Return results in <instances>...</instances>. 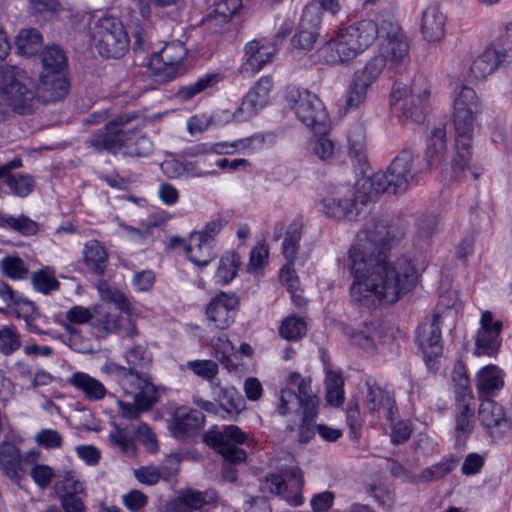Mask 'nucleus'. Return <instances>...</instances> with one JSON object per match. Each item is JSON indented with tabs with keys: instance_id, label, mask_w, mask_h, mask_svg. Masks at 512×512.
<instances>
[{
	"instance_id": "38",
	"label": "nucleus",
	"mask_w": 512,
	"mask_h": 512,
	"mask_svg": "<svg viewBox=\"0 0 512 512\" xmlns=\"http://www.w3.org/2000/svg\"><path fill=\"white\" fill-rule=\"evenodd\" d=\"M124 358L127 363L126 368L134 374H147L143 369L152 362V356L148 352L145 343L134 344L129 347L124 353Z\"/></svg>"
},
{
	"instance_id": "49",
	"label": "nucleus",
	"mask_w": 512,
	"mask_h": 512,
	"mask_svg": "<svg viewBox=\"0 0 512 512\" xmlns=\"http://www.w3.org/2000/svg\"><path fill=\"white\" fill-rule=\"evenodd\" d=\"M97 288L104 301L114 303L121 311H128L130 309V302L126 295L119 290L109 287L106 281L100 279L97 283Z\"/></svg>"
},
{
	"instance_id": "26",
	"label": "nucleus",
	"mask_w": 512,
	"mask_h": 512,
	"mask_svg": "<svg viewBox=\"0 0 512 512\" xmlns=\"http://www.w3.org/2000/svg\"><path fill=\"white\" fill-rule=\"evenodd\" d=\"M340 29L350 43L356 44L354 47L358 54L372 45L379 33L378 25L372 20H362L348 26H342Z\"/></svg>"
},
{
	"instance_id": "46",
	"label": "nucleus",
	"mask_w": 512,
	"mask_h": 512,
	"mask_svg": "<svg viewBox=\"0 0 512 512\" xmlns=\"http://www.w3.org/2000/svg\"><path fill=\"white\" fill-rule=\"evenodd\" d=\"M219 81V74H207L199 78L196 82L181 87L176 96L181 100H190L197 94L214 86Z\"/></svg>"
},
{
	"instance_id": "62",
	"label": "nucleus",
	"mask_w": 512,
	"mask_h": 512,
	"mask_svg": "<svg viewBox=\"0 0 512 512\" xmlns=\"http://www.w3.org/2000/svg\"><path fill=\"white\" fill-rule=\"evenodd\" d=\"M318 36L319 31L314 29H305L302 28L301 25H298L297 32L292 38V43L297 48L310 50L313 48Z\"/></svg>"
},
{
	"instance_id": "15",
	"label": "nucleus",
	"mask_w": 512,
	"mask_h": 512,
	"mask_svg": "<svg viewBox=\"0 0 512 512\" xmlns=\"http://www.w3.org/2000/svg\"><path fill=\"white\" fill-rule=\"evenodd\" d=\"M186 56L187 50L182 42L173 41L166 44L153 59L157 65L156 73L167 80L183 74L185 71L183 60Z\"/></svg>"
},
{
	"instance_id": "50",
	"label": "nucleus",
	"mask_w": 512,
	"mask_h": 512,
	"mask_svg": "<svg viewBox=\"0 0 512 512\" xmlns=\"http://www.w3.org/2000/svg\"><path fill=\"white\" fill-rule=\"evenodd\" d=\"M457 465V460L447 459L420 472L417 476L420 482L436 481L450 473Z\"/></svg>"
},
{
	"instance_id": "9",
	"label": "nucleus",
	"mask_w": 512,
	"mask_h": 512,
	"mask_svg": "<svg viewBox=\"0 0 512 512\" xmlns=\"http://www.w3.org/2000/svg\"><path fill=\"white\" fill-rule=\"evenodd\" d=\"M129 116H119L109 121L103 130L95 133L90 139L91 146L97 151H107L115 154L126 145L135 133V127H131Z\"/></svg>"
},
{
	"instance_id": "45",
	"label": "nucleus",
	"mask_w": 512,
	"mask_h": 512,
	"mask_svg": "<svg viewBox=\"0 0 512 512\" xmlns=\"http://www.w3.org/2000/svg\"><path fill=\"white\" fill-rule=\"evenodd\" d=\"M22 346L20 332L13 325L0 328V354L10 356Z\"/></svg>"
},
{
	"instance_id": "16",
	"label": "nucleus",
	"mask_w": 512,
	"mask_h": 512,
	"mask_svg": "<svg viewBox=\"0 0 512 512\" xmlns=\"http://www.w3.org/2000/svg\"><path fill=\"white\" fill-rule=\"evenodd\" d=\"M478 417L481 425L494 439L503 438L512 429L511 420L506 417L503 407L493 399L481 400Z\"/></svg>"
},
{
	"instance_id": "19",
	"label": "nucleus",
	"mask_w": 512,
	"mask_h": 512,
	"mask_svg": "<svg viewBox=\"0 0 512 512\" xmlns=\"http://www.w3.org/2000/svg\"><path fill=\"white\" fill-rule=\"evenodd\" d=\"M440 319L441 315L434 312L432 318L423 322L416 332V342L427 363L442 353Z\"/></svg>"
},
{
	"instance_id": "11",
	"label": "nucleus",
	"mask_w": 512,
	"mask_h": 512,
	"mask_svg": "<svg viewBox=\"0 0 512 512\" xmlns=\"http://www.w3.org/2000/svg\"><path fill=\"white\" fill-rule=\"evenodd\" d=\"M219 494L215 489H181L177 496L166 504L167 512H208L218 506Z\"/></svg>"
},
{
	"instance_id": "48",
	"label": "nucleus",
	"mask_w": 512,
	"mask_h": 512,
	"mask_svg": "<svg viewBox=\"0 0 512 512\" xmlns=\"http://www.w3.org/2000/svg\"><path fill=\"white\" fill-rule=\"evenodd\" d=\"M217 400L228 414H239L243 409V399L234 387L220 388Z\"/></svg>"
},
{
	"instance_id": "17",
	"label": "nucleus",
	"mask_w": 512,
	"mask_h": 512,
	"mask_svg": "<svg viewBox=\"0 0 512 512\" xmlns=\"http://www.w3.org/2000/svg\"><path fill=\"white\" fill-rule=\"evenodd\" d=\"M239 304V297L235 294L220 292L208 303L206 315L216 328L227 329L234 322Z\"/></svg>"
},
{
	"instance_id": "32",
	"label": "nucleus",
	"mask_w": 512,
	"mask_h": 512,
	"mask_svg": "<svg viewBox=\"0 0 512 512\" xmlns=\"http://www.w3.org/2000/svg\"><path fill=\"white\" fill-rule=\"evenodd\" d=\"M68 383L82 392L90 401L102 400L107 394L105 386L99 380L84 372L73 373Z\"/></svg>"
},
{
	"instance_id": "41",
	"label": "nucleus",
	"mask_w": 512,
	"mask_h": 512,
	"mask_svg": "<svg viewBox=\"0 0 512 512\" xmlns=\"http://www.w3.org/2000/svg\"><path fill=\"white\" fill-rule=\"evenodd\" d=\"M61 9L59 0L29 1V13L37 22H46L56 18Z\"/></svg>"
},
{
	"instance_id": "64",
	"label": "nucleus",
	"mask_w": 512,
	"mask_h": 512,
	"mask_svg": "<svg viewBox=\"0 0 512 512\" xmlns=\"http://www.w3.org/2000/svg\"><path fill=\"white\" fill-rule=\"evenodd\" d=\"M122 498L124 505L132 512H139L148 503V496L137 489L129 491Z\"/></svg>"
},
{
	"instance_id": "63",
	"label": "nucleus",
	"mask_w": 512,
	"mask_h": 512,
	"mask_svg": "<svg viewBox=\"0 0 512 512\" xmlns=\"http://www.w3.org/2000/svg\"><path fill=\"white\" fill-rule=\"evenodd\" d=\"M187 366L196 375L207 380L213 379L218 373V365L212 360L189 361Z\"/></svg>"
},
{
	"instance_id": "36",
	"label": "nucleus",
	"mask_w": 512,
	"mask_h": 512,
	"mask_svg": "<svg viewBox=\"0 0 512 512\" xmlns=\"http://www.w3.org/2000/svg\"><path fill=\"white\" fill-rule=\"evenodd\" d=\"M102 371L108 375H114L124 393H133L136 391L135 384L143 383L145 379L151 377L150 374H134L126 366H121L114 362L107 363L103 366Z\"/></svg>"
},
{
	"instance_id": "60",
	"label": "nucleus",
	"mask_w": 512,
	"mask_h": 512,
	"mask_svg": "<svg viewBox=\"0 0 512 512\" xmlns=\"http://www.w3.org/2000/svg\"><path fill=\"white\" fill-rule=\"evenodd\" d=\"M7 184L10 190L20 196L25 197L29 195L34 189V180L30 176L12 175L7 179Z\"/></svg>"
},
{
	"instance_id": "7",
	"label": "nucleus",
	"mask_w": 512,
	"mask_h": 512,
	"mask_svg": "<svg viewBox=\"0 0 512 512\" xmlns=\"http://www.w3.org/2000/svg\"><path fill=\"white\" fill-rule=\"evenodd\" d=\"M379 55L392 69H399L409 62V43L406 34L396 22L384 20L379 27Z\"/></svg>"
},
{
	"instance_id": "61",
	"label": "nucleus",
	"mask_w": 512,
	"mask_h": 512,
	"mask_svg": "<svg viewBox=\"0 0 512 512\" xmlns=\"http://www.w3.org/2000/svg\"><path fill=\"white\" fill-rule=\"evenodd\" d=\"M30 475L36 485L44 490L50 486L53 478L55 477L54 470L45 464H35L30 470Z\"/></svg>"
},
{
	"instance_id": "51",
	"label": "nucleus",
	"mask_w": 512,
	"mask_h": 512,
	"mask_svg": "<svg viewBox=\"0 0 512 512\" xmlns=\"http://www.w3.org/2000/svg\"><path fill=\"white\" fill-rule=\"evenodd\" d=\"M473 416L474 411L470 408L469 402L465 401L464 397L463 403H461L459 408V413L456 416L457 441H460L462 437L465 439L472 432L471 419Z\"/></svg>"
},
{
	"instance_id": "43",
	"label": "nucleus",
	"mask_w": 512,
	"mask_h": 512,
	"mask_svg": "<svg viewBox=\"0 0 512 512\" xmlns=\"http://www.w3.org/2000/svg\"><path fill=\"white\" fill-rule=\"evenodd\" d=\"M326 400L335 407L340 406L344 402V380L342 375L331 369H326Z\"/></svg>"
},
{
	"instance_id": "18",
	"label": "nucleus",
	"mask_w": 512,
	"mask_h": 512,
	"mask_svg": "<svg viewBox=\"0 0 512 512\" xmlns=\"http://www.w3.org/2000/svg\"><path fill=\"white\" fill-rule=\"evenodd\" d=\"M302 234V224L293 221L287 231L283 242L282 253L287 260V264L281 269L280 279L290 290L297 287L298 278L294 275V261L299 250V242Z\"/></svg>"
},
{
	"instance_id": "4",
	"label": "nucleus",
	"mask_w": 512,
	"mask_h": 512,
	"mask_svg": "<svg viewBox=\"0 0 512 512\" xmlns=\"http://www.w3.org/2000/svg\"><path fill=\"white\" fill-rule=\"evenodd\" d=\"M429 95L430 90L425 78L418 76L412 80L410 88L394 84L390 104L401 121L420 123L425 119Z\"/></svg>"
},
{
	"instance_id": "1",
	"label": "nucleus",
	"mask_w": 512,
	"mask_h": 512,
	"mask_svg": "<svg viewBox=\"0 0 512 512\" xmlns=\"http://www.w3.org/2000/svg\"><path fill=\"white\" fill-rule=\"evenodd\" d=\"M404 235L402 225L386 218L373 219L357 234L348 251L353 304L368 308L378 303L393 304L414 288L419 273L410 259L387 262L392 243Z\"/></svg>"
},
{
	"instance_id": "22",
	"label": "nucleus",
	"mask_w": 512,
	"mask_h": 512,
	"mask_svg": "<svg viewBox=\"0 0 512 512\" xmlns=\"http://www.w3.org/2000/svg\"><path fill=\"white\" fill-rule=\"evenodd\" d=\"M502 330V322L494 321L493 314L485 311L481 316V329L476 337V353L492 355L496 353L500 347V332Z\"/></svg>"
},
{
	"instance_id": "10",
	"label": "nucleus",
	"mask_w": 512,
	"mask_h": 512,
	"mask_svg": "<svg viewBox=\"0 0 512 512\" xmlns=\"http://www.w3.org/2000/svg\"><path fill=\"white\" fill-rule=\"evenodd\" d=\"M245 439V434L235 425L226 426L222 432L210 430L204 435L207 445L224 459L234 463H243L246 460V452L236 445L244 443Z\"/></svg>"
},
{
	"instance_id": "28",
	"label": "nucleus",
	"mask_w": 512,
	"mask_h": 512,
	"mask_svg": "<svg viewBox=\"0 0 512 512\" xmlns=\"http://www.w3.org/2000/svg\"><path fill=\"white\" fill-rule=\"evenodd\" d=\"M446 16L436 5L427 7L422 14L421 32L429 42H438L445 35Z\"/></svg>"
},
{
	"instance_id": "29",
	"label": "nucleus",
	"mask_w": 512,
	"mask_h": 512,
	"mask_svg": "<svg viewBox=\"0 0 512 512\" xmlns=\"http://www.w3.org/2000/svg\"><path fill=\"white\" fill-rule=\"evenodd\" d=\"M205 422V416L198 410L178 408L174 412L171 429L176 437H183L199 430Z\"/></svg>"
},
{
	"instance_id": "59",
	"label": "nucleus",
	"mask_w": 512,
	"mask_h": 512,
	"mask_svg": "<svg viewBox=\"0 0 512 512\" xmlns=\"http://www.w3.org/2000/svg\"><path fill=\"white\" fill-rule=\"evenodd\" d=\"M31 281L34 288L44 294H48L51 291L59 288V282L53 275H50L45 270H39L33 273Z\"/></svg>"
},
{
	"instance_id": "35",
	"label": "nucleus",
	"mask_w": 512,
	"mask_h": 512,
	"mask_svg": "<svg viewBox=\"0 0 512 512\" xmlns=\"http://www.w3.org/2000/svg\"><path fill=\"white\" fill-rule=\"evenodd\" d=\"M93 334L97 338H105L110 333L116 332L120 327V317L116 313L110 312L103 306L94 309V316L92 319Z\"/></svg>"
},
{
	"instance_id": "12",
	"label": "nucleus",
	"mask_w": 512,
	"mask_h": 512,
	"mask_svg": "<svg viewBox=\"0 0 512 512\" xmlns=\"http://www.w3.org/2000/svg\"><path fill=\"white\" fill-rule=\"evenodd\" d=\"M375 197H366L360 192L359 180L356 183V191L350 198L335 199L325 198L323 200V212L332 218L350 221L363 217L367 211L368 204L374 201Z\"/></svg>"
},
{
	"instance_id": "53",
	"label": "nucleus",
	"mask_w": 512,
	"mask_h": 512,
	"mask_svg": "<svg viewBox=\"0 0 512 512\" xmlns=\"http://www.w3.org/2000/svg\"><path fill=\"white\" fill-rule=\"evenodd\" d=\"M306 331V323L298 317H288L280 326V335L287 340H298L306 334Z\"/></svg>"
},
{
	"instance_id": "42",
	"label": "nucleus",
	"mask_w": 512,
	"mask_h": 512,
	"mask_svg": "<svg viewBox=\"0 0 512 512\" xmlns=\"http://www.w3.org/2000/svg\"><path fill=\"white\" fill-rule=\"evenodd\" d=\"M16 46L22 55L33 56L42 47V35L35 28L22 29L16 38Z\"/></svg>"
},
{
	"instance_id": "6",
	"label": "nucleus",
	"mask_w": 512,
	"mask_h": 512,
	"mask_svg": "<svg viewBox=\"0 0 512 512\" xmlns=\"http://www.w3.org/2000/svg\"><path fill=\"white\" fill-rule=\"evenodd\" d=\"M90 40L105 58H120L129 47L128 33L122 21L115 16L97 19L89 30Z\"/></svg>"
},
{
	"instance_id": "52",
	"label": "nucleus",
	"mask_w": 512,
	"mask_h": 512,
	"mask_svg": "<svg viewBox=\"0 0 512 512\" xmlns=\"http://www.w3.org/2000/svg\"><path fill=\"white\" fill-rule=\"evenodd\" d=\"M386 64H388L386 59L380 55L375 56L366 63L363 69L357 71L354 76L371 86L379 77Z\"/></svg>"
},
{
	"instance_id": "21",
	"label": "nucleus",
	"mask_w": 512,
	"mask_h": 512,
	"mask_svg": "<svg viewBox=\"0 0 512 512\" xmlns=\"http://www.w3.org/2000/svg\"><path fill=\"white\" fill-rule=\"evenodd\" d=\"M70 84L66 74H39L35 97L43 103L63 100L69 93Z\"/></svg>"
},
{
	"instance_id": "33",
	"label": "nucleus",
	"mask_w": 512,
	"mask_h": 512,
	"mask_svg": "<svg viewBox=\"0 0 512 512\" xmlns=\"http://www.w3.org/2000/svg\"><path fill=\"white\" fill-rule=\"evenodd\" d=\"M84 263L96 276L103 277L108 265V253L97 240H91L84 245Z\"/></svg>"
},
{
	"instance_id": "54",
	"label": "nucleus",
	"mask_w": 512,
	"mask_h": 512,
	"mask_svg": "<svg viewBox=\"0 0 512 512\" xmlns=\"http://www.w3.org/2000/svg\"><path fill=\"white\" fill-rule=\"evenodd\" d=\"M55 488L59 495H81L85 491L83 483H81L72 471L65 472L59 479Z\"/></svg>"
},
{
	"instance_id": "5",
	"label": "nucleus",
	"mask_w": 512,
	"mask_h": 512,
	"mask_svg": "<svg viewBox=\"0 0 512 512\" xmlns=\"http://www.w3.org/2000/svg\"><path fill=\"white\" fill-rule=\"evenodd\" d=\"M284 99L304 125L313 129L315 133H325L329 116L318 95L308 89L290 85L285 89Z\"/></svg>"
},
{
	"instance_id": "44",
	"label": "nucleus",
	"mask_w": 512,
	"mask_h": 512,
	"mask_svg": "<svg viewBox=\"0 0 512 512\" xmlns=\"http://www.w3.org/2000/svg\"><path fill=\"white\" fill-rule=\"evenodd\" d=\"M453 110L481 113L482 105L474 89L462 86L453 103Z\"/></svg>"
},
{
	"instance_id": "31",
	"label": "nucleus",
	"mask_w": 512,
	"mask_h": 512,
	"mask_svg": "<svg viewBox=\"0 0 512 512\" xmlns=\"http://www.w3.org/2000/svg\"><path fill=\"white\" fill-rule=\"evenodd\" d=\"M471 146L472 140L470 139L463 140V142L460 139H455V155L452 158L451 167L457 176L468 171L474 179H477L482 173V169L470 165L472 156Z\"/></svg>"
},
{
	"instance_id": "23",
	"label": "nucleus",
	"mask_w": 512,
	"mask_h": 512,
	"mask_svg": "<svg viewBox=\"0 0 512 512\" xmlns=\"http://www.w3.org/2000/svg\"><path fill=\"white\" fill-rule=\"evenodd\" d=\"M221 229L222 222L220 220H213L206 224L203 231L192 232L190 234V240L197 241L198 248L200 250L204 248L206 253L204 257H198L193 254V248L191 245H185V254L187 258L195 265L201 267L208 265L214 259V254L209 242L214 239Z\"/></svg>"
},
{
	"instance_id": "58",
	"label": "nucleus",
	"mask_w": 512,
	"mask_h": 512,
	"mask_svg": "<svg viewBox=\"0 0 512 512\" xmlns=\"http://www.w3.org/2000/svg\"><path fill=\"white\" fill-rule=\"evenodd\" d=\"M322 22V13L320 12V5L310 2L304 9L299 25L305 29H314L319 31Z\"/></svg>"
},
{
	"instance_id": "25",
	"label": "nucleus",
	"mask_w": 512,
	"mask_h": 512,
	"mask_svg": "<svg viewBox=\"0 0 512 512\" xmlns=\"http://www.w3.org/2000/svg\"><path fill=\"white\" fill-rule=\"evenodd\" d=\"M368 410L372 413H383L385 418L393 423L398 418V407L394 396L381 387L366 381Z\"/></svg>"
},
{
	"instance_id": "2",
	"label": "nucleus",
	"mask_w": 512,
	"mask_h": 512,
	"mask_svg": "<svg viewBox=\"0 0 512 512\" xmlns=\"http://www.w3.org/2000/svg\"><path fill=\"white\" fill-rule=\"evenodd\" d=\"M415 175L414 154L404 149L395 157L386 172L359 179L360 192L377 198L382 193L402 194Z\"/></svg>"
},
{
	"instance_id": "37",
	"label": "nucleus",
	"mask_w": 512,
	"mask_h": 512,
	"mask_svg": "<svg viewBox=\"0 0 512 512\" xmlns=\"http://www.w3.org/2000/svg\"><path fill=\"white\" fill-rule=\"evenodd\" d=\"M42 70L40 74H66L67 75V57L64 51L57 45H52L44 49L41 53Z\"/></svg>"
},
{
	"instance_id": "39",
	"label": "nucleus",
	"mask_w": 512,
	"mask_h": 512,
	"mask_svg": "<svg viewBox=\"0 0 512 512\" xmlns=\"http://www.w3.org/2000/svg\"><path fill=\"white\" fill-rule=\"evenodd\" d=\"M0 228H9L23 236H34L39 231V225L27 215L21 214L18 217L6 215L0 212Z\"/></svg>"
},
{
	"instance_id": "55",
	"label": "nucleus",
	"mask_w": 512,
	"mask_h": 512,
	"mask_svg": "<svg viewBox=\"0 0 512 512\" xmlns=\"http://www.w3.org/2000/svg\"><path fill=\"white\" fill-rule=\"evenodd\" d=\"M318 415V407L314 409L308 408L307 412L302 414L301 423L299 425L298 441L300 443H307L310 441L317 430L315 425V418Z\"/></svg>"
},
{
	"instance_id": "8",
	"label": "nucleus",
	"mask_w": 512,
	"mask_h": 512,
	"mask_svg": "<svg viewBox=\"0 0 512 512\" xmlns=\"http://www.w3.org/2000/svg\"><path fill=\"white\" fill-rule=\"evenodd\" d=\"M289 382L297 388H284L280 392V402L278 412L285 416L288 413L301 411L307 412L308 408L318 407V398L311 389V380L302 378L300 374L294 372L289 376Z\"/></svg>"
},
{
	"instance_id": "40",
	"label": "nucleus",
	"mask_w": 512,
	"mask_h": 512,
	"mask_svg": "<svg viewBox=\"0 0 512 512\" xmlns=\"http://www.w3.org/2000/svg\"><path fill=\"white\" fill-rule=\"evenodd\" d=\"M479 114L453 110L455 139H460L462 142L466 139L473 140L475 128L477 127L476 118Z\"/></svg>"
},
{
	"instance_id": "34",
	"label": "nucleus",
	"mask_w": 512,
	"mask_h": 512,
	"mask_svg": "<svg viewBox=\"0 0 512 512\" xmlns=\"http://www.w3.org/2000/svg\"><path fill=\"white\" fill-rule=\"evenodd\" d=\"M446 131L444 128H435L427 143L425 160L429 167H439L446 159Z\"/></svg>"
},
{
	"instance_id": "47",
	"label": "nucleus",
	"mask_w": 512,
	"mask_h": 512,
	"mask_svg": "<svg viewBox=\"0 0 512 512\" xmlns=\"http://www.w3.org/2000/svg\"><path fill=\"white\" fill-rule=\"evenodd\" d=\"M240 263V255L236 252L226 253L222 256L217 270V277L223 284L229 283L236 277Z\"/></svg>"
},
{
	"instance_id": "3",
	"label": "nucleus",
	"mask_w": 512,
	"mask_h": 512,
	"mask_svg": "<svg viewBox=\"0 0 512 512\" xmlns=\"http://www.w3.org/2000/svg\"><path fill=\"white\" fill-rule=\"evenodd\" d=\"M30 80L24 71L15 66H0V118L6 114V106L21 115L32 113L35 92L29 87Z\"/></svg>"
},
{
	"instance_id": "20",
	"label": "nucleus",
	"mask_w": 512,
	"mask_h": 512,
	"mask_svg": "<svg viewBox=\"0 0 512 512\" xmlns=\"http://www.w3.org/2000/svg\"><path fill=\"white\" fill-rule=\"evenodd\" d=\"M346 35L339 28L319 50V58L328 65H338L354 59L358 52L354 43L346 39Z\"/></svg>"
},
{
	"instance_id": "30",
	"label": "nucleus",
	"mask_w": 512,
	"mask_h": 512,
	"mask_svg": "<svg viewBox=\"0 0 512 512\" xmlns=\"http://www.w3.org/2000/svg\"><path fill=\"white\" fill-rule=\"evenodd\" d=\"M504 59V53L488 47L473 61L470 73L475 79H484L493 73Z\"/></svg>"
},
{
	"instance_id": "57",
	"label": "nucleus",
	"mask_w": 512,
	"mask_h": 512,
	"mask_svg": "<svg viewBox=\"0 0 512 512\" xmlns=\"http://www.w3.org/2000/svg\"><path fill=\"white\" fill-rule=\"evenodd\" d=\"M369 87L370 85L354 76L349 86L346 106L348 108H358L366 100Z\"/></svg>"
},
{
	"instance_id": "56",
	"label": "nucleus",
	"mask_w": 512,
	"mask_h": 512,
	"mask_svg": "<svg viewBox=\"0 0 512 512\" xmlns=\"http://www.w3.org/2000/svg\"><path fill=\"white\" fill-rule=\"evenodd\" d=\"M3 273L11 279H24L29 270L24 261L17 256H7L1 261Z\"/></svg>"
},
{
	"instance_id": "13",
	"label": "nucleus",
	"mask_w": 512,
	"mask_h": 512,
	"mask_svg": "<svg viewBox=\"0 0 512 512\" xmlns=\"http://www.w3.org/2000/svg\"><path fill=\"white\" fill-rule=\"evenodd\" d=\"M142 382L143 383L138 382L135 384V392L124 393L126 396H130L133 402H125L122 400L117 402L121 415L126 419H139L143 412L149 411L159 400V391L153 384L152 378L149 377Z\"/></svg>"
},
{
	"instance_id": "14",
	"label": "nucleus",
	"mask_w": 512,
	"mask_h": 512,
	"mask_svg": "<svg viewBox=\"0 0 512 512\" xmlns=\"http://www.w3.org/2000/svg\"><path fill=\"white\" fill-rule=\"evenodd\" d=\"M29 457V454L24 456L21 453L14 435H5L0 443V470L18 486L26 475L25 464L29 461Z\"/></svg>"
},
{
	"instance_id": "24",
	"label": "nucleus",
	"mask_w": 512,
	"mask_h": 512,
	"mask_svg": "<svg viewBox=\"0 0 512 512\" xmlns=\"http://www.w3.org/2000/svg\"><path fill=\"white\" fill-rule=\"evenodd\" d=\"M272 87L273 81L271 77L265 76L260 78L255 86L248 92L238 110L234 113V118L242 120L243 113H246L247 116H252L263 109L268 103L269 93Z\"/></svg>"
},
{
	"instance_id": "27",
	"label": "nucleus",
	"mask_w": 512,
	"mask_h": 512,
	"mask_svg": "<svg viewBox=\"0 0 512 512\" xmlns=\"http://www.w3.org/2000/svg\"><path fill=\"white\" fill-rule=\"evenodd\" d=\"M477 392L480 400H490L504 385L503 371L495 365H487L477 374Z\"/></svg>"
}]
</instances>
